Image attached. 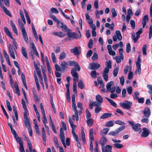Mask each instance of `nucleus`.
<instances>
[{"label":"nucleus","instance_id":"2f4dec72","mask_svg":"<svg viewBox=\"0 0 152 152\" xmlns=\"http://www.w3.org/2000/svg\"><path fill=\"white\" fill-rule=\"evenodd\" d=\"M96 99L100 103H102L103 102V98L99 94L97 95L96 96Z\"/></svg>","mask_w":152,"mask_h":152},{"label":"nucleus","instance_id":"a211bd4d","mask_svg":"<svg viewBox=\"0 0 152 152\" xmlns=\"http://www.w3.org/2000/svg\"><path fill=\"white\" fill-rule=\"evenodd\" d=\"M107 140L106 138L104 136L100 138L99 143L102 146V148L104 147L103 146L107 143Z\"/></svg>","mask_w":152,"mask_h":152},{"label":"nucleus","instance_id":"a18cd8bd","mask_svg":"<svg viewBox=\"0 0 152 152\" xmlns=\"http://www.w3.org/2000/svg\"><path fill=\"white\" fill-rule=\"evenodd\" d=\"M114 123L112 121H108L105 124V126L108 127H110L114 125Z\"/></svg>","mask_w":152,"mask_h":152},{"label":"nucleus","instance_id":"f257e3e1","mask_svg":"<svg viewBox=\"0 0 152 152\" xmlns=\"http://www.w3.org/2000/svg\"><path fill=\"white\" fill-rule=\"evenodd\" d=\"M18 23L20 28L21 30L23 38L26 42L28 43V40L27 34L24 27V24L20 19H18Z\"/></svg>","mask_w":152,"mask_h":152},{"label":"nucleus","instance_id":"de8ad7c7","mask_svg":"<svg viewBox=\"0 0 152 152\" xmlns=\"http://www.w3.org/2000/svg\"><path fill=\"white\" fill-rule=\"evenodd\" d=\"M97 81L98 83L100 84L101 87L102 88H103L104 86V85L103 83L102 80L101 79L100 77H97Z\"/></svg>","mask_w":152,"mask_h":152},{"label":"nucleus","instance_id":"412c9836","mask_svg":"<svg viewBox=\"0 0 152 152\" xmlns=\"http://www.w3.org/2000/svg\"><path fill=\"white\" fill-rule=\"evenodd\" d=\"M114 82L113 81H111L107 83L106 84V92H108L111 90V87L113 85Z\"/></svg>","mask_w":152,"mask_h":152},{"label":"nucleus","instance_id":"423d86ee","mask_svg":"<svg viewBox=\"0 0 152 152\" xmlns=\"http://www.w3.org/2000/svg\"><path fill=\"white\" fill-rule=\"evenodd\" d=\"M129 123L132 127V129L134 131L138 132L141 130V128H140L141 125L140 124L137 123L136 124H134L133 122L131 121H128Z\"/></svg>","mask_w":152,"mask_h":152},{"label":"nucleus","instance_id":"6e6d98bb","mask_svg":"<svg viewBox=\"0 0 152 152\" xmlns=\"http://www.w3.org/2000/svg\"><path fill=\"white\" fill-rule=\"evenodd\" d=\"M91 76L93 78H96V72L95 70L91 71Z\"/></svg>","mask_w":152,"mask_h":152},{"label":"nucleus","instance_id":"c9c22d12","mask_svg":"<svg viewBox=\"0 0 152 152\" xmlns=\"http://www.w3.org/2000/svg\"><path fill=\"white\" fill-rule=\"evenodd\" d=\"M15 138L17 142L18 143L19 145L23 144L22 138L21 137H19L18 135L15 137Z\"/></svg>","mask_w":152,"mask_h":152},{"label":"nucleus","instance_id":"bf43d9fd","mask_svg":"<svg viewBox=\"0 0 152 152\" xmlns=\"http://www.w3.org/2000/svg\"><path fill=\"white\" fill-rule=\"evenodd\" d=\"M66 56V54L65 53L63 52L61 53L59 56V58L60 59H63L65 58Z\"/></svg>","mask_w":152,"mask_h":152},{"label":"nucleus","instance_id":"c03bdc74","mask_svg":"<svg viewBox=\"0 0 152 152\" xmlns=\"http://www.w3.org/2000/svg\"><path fill=\"white\" fill-rule=\"evenodd\" d=\"M15 91H14L15 93L18 94V96H20V93L18 84H17V85L15 86Z\"/></svg>","mask_w":152,"mask_h":152},{"label":"nucleus","instance_id":"4be33fe9","mask_svg":"<svg viewBox=\"0 0 152 152\" xmlns=\"http://www.w3.org/2000/svg\"><path fill=\"white\" fill-rule=\"evenodd\" d=\"M31 48L34 51V53L35 55L38 57H39V55L37 52L34 44V42H32L31 44Z\"/></svg>","mask_w":152,"mask_h":152},{"label":"nucleus","instance_id":"0eeeda50","mask_svg":"<svg viewBox=\"0 0 152 152\" xmlns=\"http://www.w3.org/2000/svg\"><path fill=\"white\" fill-rule=\"evenodd\" d=\"M120 106L124 108L127 110L130 109L131 106L132 105V103L131 102L128 101H125L122 103H120Z\"/></svg>","mask_w":152,"mask_h":152},{"label":"nucleus","instance_id":"0e129e2a","mask_svg":"<svg viewBox=\"0 0 152 152\" xmlns=\"http://www.w3.org/2000/svg\"><path fill=\"white\" fill-rule=\"evenodd\" d=\"M55 67L56 70L57 71L59 72L61 71V67H60L57 64H55Z\"/></svg>","mask_w":152,"mask_h":152},{"label":"nucleus","instance_id":"9d476101","mask_svg":"<svg viewBox=\"0 0 152 152\" xmlns=\"http://www.w3.org/2000/svg\"><path fill=\"white\" fill-rule=\"evenodd\" d=\"M72 108L75 111V115H73L72 116V119L73 120H75V118L76 121H78L79 120V116L78 115V111L77 110L76 108L77 107L76 106H72Z\"/></svg>","mask_w":152,"mask_h":152},{"label":"nucleus","instance_id":"4c0bfd02","mask_svg":"<svg viewBox=\"0 0 152 152\" xmlns=\"http://www.w3.org/2000/svg\"><path fill=\"white\" fill-rule=\"evenodd\" d=\"M109 129L105 128L103 129L101 132V134L102 135H106L109 131Z\"/></svg>","mask_w":152,"mask_h":152},{"label":"nucleus","instance_id":"e2e57ef3","mask_svg":"<svg viewBox=\"0 0 152 152\" xmlns=\"http://www.w3.org/2000/svg\"><path fill=\"white\" fill-rule=\"evenodd\" d=\"M119 56L121 57L122 58V60H123L124 59V56L123 54V50L122 48H121L119 49Z\"/></svg>","mask_w":152,"mask_h":152},{"label":"nucleus","instance_id":"7ed1b4c3","mask_svg":"<svg viewBox=\"0 0 152 152\" xmlns=\"http://www.w3.org/2000/svg\"><path fill=\"white\" fill-rule=\"evenodd\" d=\"M34 68L38 75L39 79L40 80V82L41 84L42 85L44 84L43 82V79L42 77V75L40 70L39 69L38 67L37 64L35 61H34Z\"/></svg>","mask_w":152,"mask_h":152},{"label":"nucleus","instance_id":"13d9d810","mask_svg":"<svg viewBox=\"0 0 152 152\" xmlns=\"http://www.w3.org/2000/svg\"><path fill=\"white\" fill-rule=\"evenodd\" d=\"M94 140H90V148H89V151L92 152L93 151L94 149H93V141Z\"/></svg>","mask_w":152,"mask_h":152},{"label":"nucleus","instance_id":"bb28decb","mask_svg":"<svg viewBox=\"0 0 152 152\" xmlns=\"http://www.w3.org/2000/svg\"><path fill=\"white\" fill-rule=\"evenodd\" d=\"M77 86L80 89H83L85 87V85L83 82L82 80H80L77 84Z\"/></svg>","mask_w":152,"mask_h":152},{"label":"nucleus","instance_id":"ddd939ff","mask_svg":"<svg viewBox=\"0 0 152 152\" xmlns=\"http://www.w3.org/2000/svg\"><path fill=\"white\" fill-rule=\"evenodd\" d=\"M143 132L141 134V136L143 137H147L149 135V131L148 129L146 127H144L142 129Z\"/></svg>","mask_w":152,"mask_h":152},{"label":"nucleus","instance_id":"052dcab7","mask_svg":"<svg viewBox=\"0 0 152 152\" xmlns=\"http://www.w3.org/2000/svg\"><path fill=\"white\" fill-rule=\"evenodd\" d=\"M73 91L75 93H77V83L76 81H73Z\"/></svg>","mask_w":152,"mask_h":152},{"label":"nucleus","instance_id":"3c124183","mask_svg":"<svg viewBox=\"0 0 152 152\" xmlns=\"http://www.w3.org/2000/svg\"><path fill=\"white\" fill-rule=\"evenodd\" d=\"M6 102L7 107L8 110L9 111H11L12 110V109L10 102L8 100H7L6 101Z\"/></svg>","mask_w":152,"mask_h":152},{"label":"nucleus","instance_id":"a878e982","mask_svg":"<svg viewBox=\"0 0 152 152\" xmlns=\"http://www.w3.org/2000/svg\"><path fill=\"white\" fill-rule=\"evenodd\" d=\"M21 102L23 108L24 109V113L28 112V111L27 108V106L25 102L23 99H21Z\"/></svg>","mask_w":152,"mask_h":152},{"label":"nucleus","instance_id":"f704fd0d","mask_svg":"<svg viewBox=\"0 0 152 152\" xmlns=\"http://www.w3.org/2000/svg\"><path fill=\"white\" fill-rule=\"evenodd\" d=\"M113 145L115 148L117 149H121L123 147V145L119 143H115L113 144Z\"/></svg>","mask_w":152,"mask_h":152},{"label":"nucleus","instance_id":"20e7f679","mask_svg":"<svg viewBox=\"0 0 152 152\" xmlns=\"http://www.w3.org/2000/svg\"><path fill=\"white\" fill-rule=\"evenodd\" d=\"M4 30L6 34L7 35V36L9 37L12 40V42L15 48V49H14V50H15V49H17V42L15 39H14L12 37L11 33L9 31L8 28L7 27H5L4 28Z\"/></svg>","mask_w":152,"mask_h":152},{"label":"nucleus","instance_id":"4d7b16f0","mask_svg":"<svg viewBox=\"0 0 152 152\" xmlns=\"http://www.w3.org/2000/svg\"><path fill=\"white\" fill-rule=\"evenodd\" d=\"M111 12L112 14V17L113 18H114L117 15V13L115 8H113L112 9Z\"/></svg>","mask_w":152,"mask_h":152},{"label":"nucleus","instance_id":"09e8293b","mask_svg":"<svg viewBox=\"0 0 152 152\" xmlns=\"http://www.w3.org/2000/svg\"><path fill=\"white\" fill-rule=\"evenodd\" d=\"M93 40L92 39H91L88 44V46L89 49H91L93 46Z\"/></svg>","mask_w":152,"mask_h":152},{"label":"nucleus","instance_id":"4468645a","mask_svg":"<svg viewBox=\"0 0 152 152\" xmlns=\"http://www.w3.org/2000/svg\"><path fill=\"white\" fill-rule=\"evenodd\" d=\"M26 140L30 152H36L35 149H32V145L31 141L28 137H26Z\"/></svg>","mask_w":152,"mask_h":152},{"label":"nucleus","instance_id":"ea45409f","mask_svg":"<svg viewBox=\"0 0 152 152\" xmlns=\"http://www.w3.org/2000/svg\"><path fill=\"white\" fill-rule=\"evenodd\" d=\"M61 29L64 32H67L69 31V29L68 28L66 25L64 24L61 26Z\"/></svg>","mask_w":152,"mask_h":152},{"label":"nucleus","instance_id":"f03ea898","mask_svg":"<svg viewBox=\"0 0 152 152\" xmlns=\"http://www.w3.org/2000/svg\"><path fill=\"white\" fill-rule=\"evenodd\" d=\"M78 32L80 34V35H78L75 32H68L67 34L68 36L66 37L65 40V41L69 40V41L70 40V38L72 37L75 39H77L81 37V35L80 31L79 30Z\"/></svg>","mask_w":152,"mask_h":152},{"label":"nucleus","instance_id":"338daca9","mask_svg":"<svg viewBox=\"0 0 152 152\" xmlns=\"http://www.w3.org/2000/svg\"><path fill=\"white\" fill-rule=\"evenodd\" d=\"M152 36V25H151L149 28V38L151 39Z\"/></svg>","mask_w":152,"mask_h":152},{"label":"nucleus","instance_id":"393cba45","mask_svg":"<svg viewBox=\"0 0 152 152\" xmlns=\"http://www.w3.org/2000/svg\"><path fill=\"white\" fill-rule=\"evenodd\" d=\"M21 50H22V54L25 57V58L26 59L28 58V55H27V52L26 51V50L25 48V47L23 46L21 48Z\"/></svg>","mask_w":152,"mask_h":152},{"label":"nucleus","instance_id":"5701e85b","mask_svg":"<svg viewBox=\"0 0 152 152\" xmlns=\"http://www.w3.org/2000/svg\"><path fill=\"white\" fill-rule=\"evenodd\" d=\"M10 24L14 33L17 36H18V33L17 29L16 28L14 23L12 20L10 21Z\"/></svg>","mask_w":152,"mask_h":152},{"label":"nucleus","instance_id":"1a4fd4ad","mask_svg":"<svg viewBox=\"0 0 152 152\" xmlns=\"http://www.w3.org/2000/svg\"><path fill=\"white\" fill-rule=\"evenodd\" d=\"M71 74L74 77L73 81H77L79 79V76L76 70L74 68H72L71 70Z\"/></svg>","mask_w":152,"mask_h":152},{"label":"nucleus","instance_id":"c756f323","mask_svg":"<svg viewBox=\"0 0 152 152\" xmlns=\"http://www.w3.org/2000/svg\"><path fill=\"white\" fill-rule=\"evenodd\" d=\"M3 10L5 13L10 17H12V15L9 10L5 7H3Z\"/></svg>","mask_w":152,"mask_h":152},{"label":"nucleus","instance_id":"2eb2a0df","mask_svg":"<svg viewBox=\"0 0 152 152\" xmlns=\"http://www.w3.org/2000/svg\"><path fill=\"white\" fill-rule=\"evenodd\" d=\"M34 77L35 79V83L36 84L37 88V90L38 91H40V85H39V83L38 79L37 78V75L36 74V73L35 72V71H34Z\"/></svg>","mask_w":152,"mask_h":152},{"label":"nucleus","instance_id":"f8f14e48","mask_svg":"<svg viewBox=\"0 0 152 152\" xmlns=\"http://www.w3.org/2000/svg\"><path fill=\"white\" fill-rule=\"evenodd\" d=\"M142 113L146 118H148L150 115L151 112L149 108L148 107H146L144 110L142 111Z\"/></svg>","mask_w":152,"mask_h":152},{"label":"nucleus","instance_id":"473e14b6","mask_svg":"<svg viewBox=\"0 0 152 152\" xmlns=\"http://www.w3.org/2000/svg\"><path fill=\"white\" fill-rule=\"evenodd\" d=\"M115 33L117 35L116 37L120 41L122 39V38L120 31L118 30L116 31L115 32Z\"/></svg>","mask_w":152,"mask_h":152},{"label":"nucleus","instance_id":"aec40b11","mask_svg":"<svg viewBox=\"0 0 152 152\" xmlns=\"http://www.w3.org/2000/svg\"><path fill=\"white\" fill-rule=\"evenodd\" d=\"M70 51L75 55H79L80 54L78 48L77 47H75L74 48L71 49Z\"/></svg>","mask_w":152,"mask_h":152},{"label":"nucleus","instance_id":"603ef678","mask_svg":"<svg viewBox=\"0 0 152 152\" xmlns=\"http://www.w3.org/2000/svg\"><path fill=\"white\" fill-rule=\"evenodd\" d=\"M58 9L60 11V12H61L62 15L64 16L66 19H70V18L68 17L67 15H65L64 12H63L62 10L60 8H58Z\"/></svg>","mask_w":152,"mask_h":152},{"label":"nucleus","instance_id":"5fc2aeb1","mask_svg":"<svg viewBox=\"0 0 152 152\" xmlns=\"http://www.w3.org/2000/svg\"><path fill=\"white\" fill-rule=\"evenodd\" d=\"M118 70V67H117L114 69L113 71V75L114 77H116L117 76Z\"/></svg>","mask_w":152,"mask_h":152},{"label":"nucleus","instance_id":"49530a36","mask_svg":"<svg viewBox=\"0 0 152 152\" xmlns=\"http://www.w3.org/2000/svg\"><path fill=\"white\" fill-rule=\"evenodd\" d=\"M132 66L131 65H129L128 66V65H126L124 69V73L125 74H126L128 72V70H131V69Z\"/></svg>","mask_w":152,"mask_h":152},{"label":"nucleus","instance_id":"39448f33","mask_svg":"<svg viewBox=\"0 0 152 152\" xmlns=\"http://www.w3.org/2000/svg\"><path fill=\"white\" fill-rule=\"evenodd\" d=\"M142 28H140L139 30L136 33L137 36L135 37V33H133L132 34V39L134 40V42L136 43L137 42L138 39L140 38V34L142 33Z\"/></svg>","mask_w":152,"mask_h":152},{"label":"nucleus","instance_id":"c85d7f7f","mask_svg":"<svg viewBox=\"0 0 152 152\" xmlns=\"http://www.w3.org/2000/svg\"><path fill=\"white\" fill-rule=\"evenodd\" d=\"M105 98L109 102L111 105L115 107H117L116 104L115 102L113 100L107 97H105Z\"/></svg>","mask_w":152,"mask_h":152},{"label":"nucleus","instance_id":"58836bf2","mask_svg":"<svg viewBox=\"0 0 152 152\" xmlns=\"http://www.w3.org/2000/svg\"><path fill=\"white\" fill-rule=\"evenodd\" d=\"M12 108L13 110L15 115L16 120L17 121H18V116L16 109L14 106H13L12 107Z\"/></svg>","mask_w":152,"mask_h":152},{"label":"nucleus","instance_id":"6ab92c4d","mask_svg":"<svg viewBox=\"0 0 152 152\" xmlns=\"http://www.w3.org/2000/svg\"><path fill=\"white\" fill-rule=\"evenodd\" d=\"M112 146L110 145H107L105 147H102V152H111Z\"/></svg>","mask_w":152,"mask_h":152},{"label":"nucleus","instance_id":"69168bd1","mask_svg":"<svg viewBox=\"0 0 152 152\" xmlns=\"http://www.w3.org/2000/svg\"><path fill=\"white\" fill-rule=\"evenodd\" d=\"M115 59L116 60V63L119 64L121 62L122 58L120 56H116L115 57Z\"/></svg>","mask_w":152,"mask_h":152},{"label":"nucleus","instance_id":"864d4df0","mask_svg":"<svg viewBox=\"0 0 152 152\" xmlns=\"http://www.w3.org/2000/svg\"><path fill=\"white\" fill-rule=\"evenodd\" d=\"M69 124L72 127V129L74 128V127H76V125H74V123L72 121L71 118L70 117H69Z\"/></svg>","mask_w":152,"mask_h":152},{"label":"nucleus","instance_id":"9b49d317","mask_svg":"<svg viewBox=\"0 0 152 152\" xmlns=\"http://www.w3.org/2000/svg\"><path fill=\"white\" fill-rule=\"evenodd\" d=\"M13 46L12 45L10 44L8 46V49L10 56L13 59H15V57L13 49Z\"/></svg>","mask_w":152,"mask_h":152},{"label":"nucleus","instance_id":"b1692460","mask_svg":"<svg viewBox=\"0 0 152 152\" xmlns=\"http://www.w3.org/2000/svg\"><path fill=\"white\" fill-rule=\"evenodd\" d=\"M112 114L111 113H105L103 114L100 117L101 119H104L107 118L111 116Z\"/></svg>","mask_w":152,"mask_h":152},{"label":"nucleus","instance_id":"a19ab883","mask_svg":"<svg viewBox=\"0 0 152 152\" xmlns=\"http://www.w3.org/2000/svg\"><path fill=\"white\" fill-rule=\"evenodd\" d=\"M118 134V132L116 130L115 131H111L108 134L109 135L113 136H117Z\"/></svg>","mask_w":152,"mask_h":152},{"label":"nucleus","instance_id":"8fccbe9b","mask_svg":"<svg viewBox=\"0 0 152 152\" xmlns=\"http://www.w3.org/2000/svg\"><path fill=\"white\" fill-rule=\"evenodd\" d=\"M1 109L3 110V113H4L5 115L6 116L7 119H9L8 115V114L6 112V111L5 110V108H4L2 104H1Z\"/></svg>","mask_w":152,"mask_h":152},{"label":"nucleus","instance_id":"cd10ccee","mask_svg":"<svg viewBox=\"0 0 152 152\" xmlns=\"http://www.w3.org/2000/svg\"><path fill=\"white\" fill-rule=\"evenodd\" d=\"M59 136L60 139H65L64 133L62 128H61L60 129Z\"/></svg>","mask_w":152,"mask_h":152},{"label":"nucleus","instance_id":"6e6552de","mask_svg":"<svg viewBox=\"0 0 152 152\" xmlns=\"http://www.w3.org/2000/svg\"><path fill=\"white\" fill-rule=\"evenodd\" d=\"M23 118L24 120V124L25 127H27L28 125L30 126V122L28 118L29 115V113L28 112L23 113Z\"/></svg>","mask_w":152,"mask_h":152},{"label":"nucleus","instance_id":"79ce46f5","mask_svg":"<svg viewBox=\"0 0 152 152\" xmlns=\"http://www.w3.org/2000/svg\"><path fill=\"white\" fill-rule=\"evenodd\" d=\"M93 129H91L89 131V137L90 140H94V138L93 134Z\"/></svg>","mask_w":152,"mask_h":152},{"label":"nucleus","instance_id":"37998d69","mask_svg":"<svg viewBox=\"0 0 152 152\" xmlns=\"http://www.w3.org/2000/svg\"><path fill=\"white\" fill-rule=\"evenodd\" d=\"M54 34L55 35L58 36L60 37H62L64 36V35H63V32H56L54 33Z\"/></svg>","mask_w":152,"mask_h":152},{"label":"nucleus","instance_id":"e433bc0d","mask_svg":"<svg viewBox=\"0 0 152 152\" xmlns=\"http://www.w3.org/2000/svg\"><path fill=\"white\" fill-rule=\"evenodd\" d=\"M81 134L82 136V140L83 143L84 144H85L86 141V139L85 137V133L83 130L81 131Z\"/></svg>","mask_w":152,"mask_h":152},{"label":"nucleus","instance_id":"72a5a7b5","mask_svg":"<svg viewBox=\"0 0 152 152\" xmlns=\"http://www.w3.org/2000/svg\"><path fill=\"white\" fill-rule=\"evenodd\" d=\"M33 96L35 101H38L39 100V99L37 96V94L36 91L35 90L33 91H32Z\"/></svg>","mask_w":152,"mask_h":152},{"label":"nucleus","instance_id":"774afa93","mask_svg":"<svg viewBox=\"0 0 152 152\" xmlns=\"http://www.w3.org/2000/svg\"><path fill=\"white\" fill-rule=\"evenodd\" d=\"M147 86L149 89L148 91V93L150 94H152V85H148Z\"/></svg>","mask_w":152,"mask_h":152},{"label":"nucleus","instance_id":"f3484780","mask_svg":"<svg viewBox=\"0 0 152 152\" xmlns=\"http://www.w3.org/2000/svg\"><path fill=\"white\" fill-rule=\"evenodd\" d=\"M91 65L90 69L91 70L98 69L100 66V65L97 63H94L93 62L91 64Z\"/></svg>","mask_w":152,"mask_h":152},{"label":"nucleus","instance_id":"dca6fc26","mask_svg":"<svg viewBox=\"0 0 152 152\" xmlns=\"http://www.w3.org/2000/svg\"><path fill=\"white\" fill-rule=\"evenodd\" d=\"M68 64L65 61H64L61 63L60 66L61 67L62 72H64L68 68Z\"/></svg>","mask_w":152,"mask_h":152},{"label":"nucleus","instance_id":"680f3d73","mask_svg":"<svg viewBox=\"0 0 152 152\" xmlns=\"http://www.w3.org/2000/svg\"><path fill=\"white\" fill-rule=\"evenodd\" d=\"M125 126L124 125H123L119 127L118 128L116 129V130L118 133L119 132L124 130L125 129Z\"/></svg>","mask_w":152,"mask_h":152},{"label":"nucleus","instance_id":"7c9ffc66","mask_svg":"<svg viewBox=\"0 0 152 152\" xmlns=\"http://www.w3.org/2000/svg\"><path fill=\"white\" fill-rule=\"evenodd\" d=\"M94 120L92 118H89L86 120V123L88 126H91L94 124Z\"/></svg>","mask_w":152,"mask_h":152}]
</instances>
